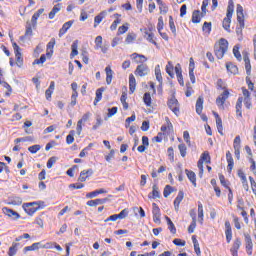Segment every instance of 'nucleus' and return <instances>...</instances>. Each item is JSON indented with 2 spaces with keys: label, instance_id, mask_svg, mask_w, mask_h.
<instances>
[{
  "label": "nucleus",
  "instance_id": "obj_31",
  "mask_svg": "<svg viewBox=\"0 0 256 256\" xmlns=\"http://www.w3.org/2000/svg\"><path fill=\"white\" fill-rule=\"evenodd\" d=\"M107 201V198H98L95 200H89L86 205H88V207H97V205H103L105 204V202Z\"/></svg>",
  "mask_w": 256,
  "mask_h": 256
},
{
  "label": "nucleus",
  "instance_id": "obj_22",
  "mask_svg": "<svg viewBox=\"0 0 256 256\" xmlns=\"http://www.w3.org/2000/svg\"><path fill=\"white\" fill-rule=\"evenodd\" d=\"M212 114L216 119V127L218 129V133L223 135V120L221 119V116H219V113L215 111H213Z\"/></svg>",
  "mask_w": 256,
  "mask_h": 256
},
{
  "label": "nucleus",
  "instance_id": "obj_50",
  "mask_svg": "<svg viewBox=\"0 0 256 256\" xmlns=\"http://www.w3.org/2000/svg\"><path fill=\"white\" fill-rule=\"evenodd\" d=\"M155 76L160 85L163 84V76L161 75V67L159 65L155 67Z\"/></svg>",
  "mask_w": 256,
  "mask_h": 256
},
{
  "label": "nucleus",
  "instance_id": "obj_57",
  "mask_svg": "<svg viewBox=\"0 0 256 256\" xmlns=\"http://www.w3.org/2000/svg\"><path fill=\"white\" fill-rule=\"evenodd\" d=\"M169 27L173 35H177V28L175 27V21L173 20V16H169Z\"/></svg>",
  "mask_w": 256,
  "mask_h": 256
},
{
  "label": "nucleus",
  "instance_id": "obj_26",
  "mask_svg": "<svg viewBox=\"0 0 256 256\" xmlns=\"http://www.w3.org/2000/svg\"><path fill=\"white\" fill-rule=\"evenodd\" d=\"M185 173L189 181L192 183L193 187H197V175L195 174V172L186 169Z\"/></svg>",
  "mask_w": 256,
  "mask_h": 256
},
{
  "label": "nucleus",
  "instance_id": "obj_15",
  "mask_svg": "<svg viewBox=\"0 0 256 256\" xmlns=\"http://www.w3.org/2000/svg\"><path fill=\"white\" fill-rule=\"evenodd\" d=\"M245 249L247 255H253V239H251V235L249 234L245 235Z\"/></svg>",
  "mask_w": 256,
  "mask_h": 256
},
{
  "label": "nucleus",
  "instance_id": "obj_63",
  "mask_svg": "<svg viewBox=\"0 0 256 256\" xmlns=\"http://www.w3.org/2000/svg\"><path fill=\"white\" fill-rule=\"evenodd\" d=\"M211 27H212L211 22H204L202 26V31H205L209 35V33H211Z\"/></svg>",
  "mask_w": 256,
  "mask_h": 256
},
{
  "label": "nucleus",
  "instance_id": "obj_49",
  "mask_svg": "<svg viewBox=\"0 0 256 256\" xmlns=\"http://www.w3.org/2000/svg\"><path fill=\"white\" fill-rule=\"evenodd\" d=\"M75 141V130H71L69 135L66 136V143L67 145L73 144Z\"/></svg>",
  "mask_w": 256,
  "mask_h": 256
},
{
  "label": "nucleus",
  "instance_id": "obj_37",
  "mask_svg": "<svg viewBox=\"0 0 256 256\" xmlns=\"http://www.w3.org/2000/svg\"><path fill=\"white\" fill-rule=\"evenodd\" d=\"M55 43H56L55 38H52V39L48 42V44H47V52H46V55H47L48 57H52V55H53V49H54V47H55Z\"/></svg>",
  "mask_w": 256,
  "mask_h": 256
},
{
  "label": "nucleus",
  "instance_id": "obj_12",
  "mask_svg": "<svg viewBox=\"0 0 256 256\" xmlns=\"http://www.w3.org/2000/svg\"><path fill=\"white\" fill-rule=\"evenodd\" d=\"M134 74L138 77H145L149 75V66L147 64H139L134 71Z\"/></svg>",
  "mask_w": 256,
  "mask_h": 256
},
{
  "label": "nucleus",
  "instance_id": "obj_6",
  "mask_svg": "<svg viewBox=\"0 0 256 256\" xmlns=\"http://www.w3.org/2000/svg\"><path fill=\"white\" fill-rule=\"evenodd\" d=\"M231 97V91L230 90H224L217 98H216V105L218 109H221L222 111L225 109V102L227 99Z\"/></svg>",
  "mask_w": 256,
  "mask_h": 256
},
{
  "label": "nucleus",
  "instance_id": "obj_9",
  "mask_svg": "<svg viewBox=\"0 0 256 256\" xmlns=\"http://www.w3.org/2000/svg\"><path fill=\"white\" fill-rule=\"evenodd\" d=\"M234 154L236 159H241V136H236L233 141Z\"/></svg>",
  "mask_w": 256,
  "mask_h": 256
},
{
  "label": "nucleus",
  "instance_id": "obj_59",
  "mask_svg": "<svg viewBox=\"0 0 256 256\" xmlns=\"http://www.w3.org/2000/svg\"><path fill=\"white\" fill-rule=\"evenodd\" d=\"M28 151L32 153V155H35L38 151H41V145L36 144L28 147Z\"/></svg>",
  "mask_w": 256,
  "mask_h": 256
},
{
  "label": "nucleus",
  "instance_id": "obj_28",
  "mask_svg": "<svg viewBox=\"0 0 256 256\" xmlns=\"http://www.w3.org/2000/svg\"><path fill=\"white\" fill-rule=\"evenodd\" d=\"M243 59L245 63V70H246V75H251V60L249 59V53L243 54Z\"/></svg>",
  "mask_w": 256,
  "mask_h": 256
},
{
  "label": "nucleus",
  "instance_id": "obj_17",
  "mask_svg": "<svg viewBox=\"0 0 256 256\" xmlns=\"http://www.w3.org/2000/svg\"><path fill=\"white\" fill-rule=\"evenodd\" d=\"M241 245H242L241 238H236L230 249L232 256H239V249H241Z\"/></svg>",
  "mask_w": 256,
  "mask_h": 256
},
{
  "label": "nucleus",
  "instance_id": "obj_45",
  "mask_svg": "<svg viewBox=\"0 0 256 256\" xmlns=\"http://www.w3.org/2000/svg\"><path fill=\"white\" fill-rule=\"evenodd\" d=\"M103 91H105V88H99L96 90V97L94 100V105H97L101 99H103Z\"/></svg>",
  "mask_w": 256,
  "mask_h": 256
},
{
  "label": "nucleus",
  "instance_id": "obj_56",
  "mask_svg": "<svg viewBox=\"0 0 256 256\" xmlns=\"http://www.w3.org/2000/svg\"><path fill=\"white\" fill-rule=\"evenodd\" d=\"M200 161H202L203 163H211V156L207 151L201 154Z\"/></svg>",
  "mask_w": 256,
  "mask_h": 256
},
{
  "label": "nucleus",
  "instance_id": "obj_40",
  "mask_svg": "<svg viewBox=\"0 0 256 256\" xmlns=\"http://www.w3.org/2000/svg\"><path fill=\"white\" fill-rule=\"evenodd\" d=\"M192 242L194 245V251L197 256H201V247H199V241L197 240V236H192Z\"/></svg>",
  "mask_w": 256,
  "mask_h": 256
},
{
  "label": "nucleus",
  "instance_id": "obj_2",
  "mask_svg": "<svg viewBox=\"0 0 256 256\" xmlns=\"http://www.w3.org/2000/svg\"><path fill=\"white\" fill-rule=\"evenodd\" d=\"M235 11V2L228 0L226 17L222 21V27L227 33H231V19H233V13Z\"/></svg>",
  "mask_w": 256,
  "mask_h": 256
},
{
  "label": "nucleus",
  "instance_id": "obj_44",
  "mask_svg": "<svg viewBox=\"0 0 256 256\" xmlns=\"http://www.w3.org/2000/svg\"><path fill=\"white\" fill-rule=\"evenodd\" d=\"M158 5L160 15H167V13H169V6H167V4H165L164 2H159Z\"/></svg>",
  "mask_w": 256,
  "mask_h": 256
},
{
  "label": "nucleus",
  "instance_id": "obj_24",
  "mask_svg": "<svg viewBox=\"0 0 256 256\" xmlns=\"http://www.w3.org/2000/svg\"><path fill=\"white\" fill-rule=\"evenodd\" d=\"M226 160H227V169L229 173L233 171V167H235V161L233 160V155L231 154V151L226 152Z\"/></svg>",
  "mask_w": 256,
  "mask_h": 256
},
{
  "label": "nucleus",
  "instance_id": "obj_36",
  "mask_svg": "<svg viewBox=\"0 0 256 256\" xmlns=\"http://www.w3.org/2000/svg\"><path fill=\"white\" fill-rule=\"evenodd\" d=\"M107 12L102 11L97 16L94 17V27H98L101 21L106 17Z\"/></svg>",
  "mask_w": 256,
  "mask_h": 256
},
{
  "label": "nucleus",
  "instance_id": "obj_39",
  "mask_svg": "<svg viewBox=\"0 0 256 256\" xmlns=\"http://www.w3.org/2000/svg\"><path fill=\"white\" fill-rule=\"evenodd\" d=\"M165 219L167 221V225L170 233H172V235H175V233H177V228L175 227V224L173 223L171 218H169V216H165Z\"/></svg>",
  "mask_w": 256,
  "mask_h": 256
},
{
  "label": "nucleus",
  "instance_id": "obj_48",
  "mask_svg": "<svg viewBox=\"0 0 256 256\" xmlns=\"http://www.w3.org/2000/svg\"><path fill=\"white\" fill-rule=\"evenodd\" d=\"M39 245H41V242L33 243L31 246L24 247L23 251L24 253H27L28 251H37V249H39Z\"/></svg>",
  "mask_w": 256,
  "mask_h": 256
},
{
  "label": "nucleus",
  "instance_id": "obj_61",
  "mask_svg": "<svg viewBox=\"0 0 256 256\" xmlns=\"http://www.w3.org/2000/svg\"><path fill=\"white\" fill-rule=\"evenodd\" d=\"M217 89H221L222 91H229L227 89V86H225V82H223V79L217 80Z\"/></svg>",
  "mask_w": 256,
  "mask_h": 256
},
{
  "label": "nucleus",
  "instance_id": "obj_20",
  "mask_svg": "<svg viewBox=\"0 0 256 256\" xmlns=\"http://www.w3.org/2000/svg\"><path fill=\"white\" fill-rule=\"evenodd\" d=\"M175 73H176V77L178 79L179 85H181V87H185V81L183 80V70L181 69V64H176Z\"/></svg>",
  "mask_w": 256,
  "mask_h": 256
},
{
  "label": "nucleus",
  "instance_id": "obj_4",
  "mask_svg": "<svg viewBox=\"0 0 256 256\" xmlns=\"http://www.w3.org/2000/svg\"><path fill=\"white\" fill-rule=\"evenodd\" d=\"M45 9L40 8L35 12L31 18V22H26V31H25V37H31L33 35V29H37V19L43 15V12Z\"/></svg>",
  "mask_w": 256,
  "mask_h": 256
},
{
  "label": "nucleus",
  "instance_id": "obj_52",
  "mask_svg": "<svg viewBox=\"0 0 256 256\" xmlns=\"http://www.w3.org/2000/svg\"><path fill=\"white\" fill-rule=\"evenodd\" d=\"M135 39H137V34H135L134 32L128 33L125 42L127 43V45H131V43H133Z\"/></svg>",
  "mask_w": 256,
  "mask_h": 256
},
{
  "label": "nucleus",
  "instance_id": "obj_18",
  "mask_svg": "<svg viewBox=\"0 0 256 256\" xmlns=\"http://www.w3.org/2000/svg\"><path fill=\"white\" fill-rule=\"evenodd\" d=\"M153 29L149 28V30H147V28L144 29V38L148 40L149 43H152V45H155V47H157V41H155V34H153Z\"/></svg>",
  "mask_w": 256,
  "mask_h": 256
},
{
  "label": "nucleus",
  "instance_id": "obj_5",
  "mask_svg": "<svg viewBox=\"0 0 256 256\" xmlns=\"http://www.w3.org/2000/svg\"><path fill=\"white\" fill-rule=\"evenodd\" d=\"M44 203L42 201L26 203L24 204V211L27 215L33 216L41 209V205H44Z\"/></svg>",
  "mask_w": 256,
  "mask_h": 256
},
{
  "label": "nucleus",
  "instance_id": "obj_47",
  "mask_svg": "<svg viewBox=\"0 0 256 256\" xmlns=\"http://www.w3.org/2000/svg\"><path fill=\"white\" fill-rule=\"evenodd\" d=\"M192 23H201V11L195 10L192 13Z\"/></svg>",
  "mask_w": 256,
  "mask_h": 256
},
{
  "label": "nucleus",
  "instance_id": "obj_27",
  "mask_svg": "<svg viewBox=\"0 0 256 256\" xmlns=\"http://www.w3.org/2000/svg\"><path fill=\"white\" fill-rule=\"evenodd\" d=\"M4 215H7L8 217H13V219H19L21 215H19L17 212H15L13 209H10L8 207H4L2 209Z\"/></svg>",
  "mask_w": 256,
  "mask_h": 256
},
{
  "label": "nucleus",
  "instance_id": "obj_38",
  "mask_svg": "<svg viewBox=\"0 0 256 256\" xmlns=\"http://www.w3.org/2000/svg\"><path fill=\"white\" fill-rule=\"evenodd\" d=\"M203 103H204V99L203 97H198L197 101H196V113L197 115H201V113H203Z\"/></svg>",
  "mask_w": 256,
  "mask_h": 256
},
{
  "label": "nucleus",
  "instance_id": "obj_10",
  "mask_svg": "<svg viewBox=\"0 0 256 256\" xmlns=\"http://www.w3.org/2000/svg\"><path fill=\"white\" fill-rule=\"evenodd\" d=\"M152 215L154 223L161 225V209L157 203H152Z\"/></svg>",
  "mask_w": 256,
  "mask_h": 256
},
{
  "label": "nucleus",
  "instance_id": "obj_55",
  "mask_svg": "<svg viewBox=\"0 0 256 256\" xmlns=\"http://www.w3.org/2000/svg\"><path fill=\"white\" fill-rule=\"evenodd\" d=\"M173 191H175V189L171 185H166L163 191V196L167 198Z\"/></svg>",
  "mask_w": 256,
  "mask_h": 256
},
{
  "label": "nucleus",
  "instance_id": "obj_13",
  "mask_svg": "<svg viewBox=\"0 0 256 256\" xmlns=\"http://www.w3.org/2000/svg\"><path fill=\"white\" fill-rule=\"evenodd\" d=\"M89 117H91V113L87 112L85 113L82 118L77 122V135H81V131H83V123L89 121Z\"/></svg>",
  "mask_w": 256,
  "mask_h": 256
},
{
  "label": "nucleus",
  "instance_id": "obj_54",
  "mask_svg": "<svg viewBox=\"0 0 256 256\" xmlns=\"http://www.w3.org/2000/svg\"><path fill=\"white\" fill-rule=\"evenodd\" d=\"M233 55L237 59V61H243V57L241 56V52L239 51V46L233 47Z\"/></svg>",
  "mask_w": 256,
  "mask_h": 256
},
{
  "label": "nucleus",
  "instance_id": "obj_35",
  "mask_svg": "<svg viewBox=\"0 0 256 256\" xmlns=\"http://www.w3.org/2000/svg\"><path fill=\"white\" fill-rule=\"evenodd\" d=\"M166 125L161 126L160 130L162 133H165V131H173V123H171V120L169 117H165Z\"/></svg>",
  "mask_w": 256,
  "mask_h": 256
},
{
  "label": "nucleus",
  "instance_id": "obj_1",
  "mask_svg": "<svg viewBox=\"0 0 256 256\" xmlns=\"http://www.w3.org/2000/svg\"><path fill=\"white\" fill-rule=\"evenodd\" d=\"M236 15L238 25L236 26V35L238 37V41H243V30L245 29V15L243 14V6L241 4H237Z\"/></svg>",
  "mask_w": 256,
  "mask_h": 256
},
{
  "label": "nucleus",
  "instance_id": "obj_58",
  "mask_svg": "<svg viewBox=\"0 0 256 256\" xmlns=\"http://www.w3.org/2000/svg\"><path fill=\"white\" fill-rule=\"evenodd\" d=\"M181 157H187V146L185 144L178 145Z\"/></svg>",
  "mask_w": 256,
  "mask_h": 256
},
{
  "label": "nucleus",
  "instance_id": "obj_25",
  "mask_svg": "<svg viewBox=\"0 0 256 256\" xmlns=\"http://www.w3.org/2000/svg\"><path fill=\"white\" fill-rule=\"evenodd\" d=\"M226 69L231 75H239V67H237V65L233 64L232 62L226 63Z\"/></svg>",
  "mask_w": 256,
  "mask_h": 256
},
{
  "label": "nucleus",
  "instance_id": "obj_30",
  "mask_svg": "<svg viewBox=\"0 0 256 256\" xmlns=\"http://www.w3.org/2000/svg\"><path fill=\"white\" fill-rule=\"evenodd\" d=\"M137 87V80L135 79V76L133 74L129 75V91L130 94L135 93V89Z\"/></svg>",
  "mask_w": 256,
  "mask_h": 256
},
{
  "label": "nucleus",
  "instance_id": "obj_33",
  "mask_svg": "<svg viewBox=\"0 0 256 256\" xmlns=\"http://www.w3.org/2000/svg\"><path fill=\"white\" fill-rule=\"evenodd\" d=\"M105 73H106V83L107 85H111L113 82V69H111V66H107L105 68Z\"/></svg>",
  "mask_w": 256,
  "mask_h": 256
},
{
  "label": "nucleus",
  "instance_id": "obj_29",
  "mask_svg": "<svg viewBox=\"0 0 256 256\" xmlns=\"http://www.w3.org/2000/svg\"><path fill=\"white\" fill-rule=\"evenodd\" d=\"M184 197L185 193L183 191H179L177 197L174 200L175 211H179V205H181V201H183Z\"/></svg>",
  "mask_w": 256,
  "mask_h": 256
},
{
  "label": "nucleus",
  "instance_id": "obj_3",
  "mask_svg": "<svg viewBox=\"0 0 256 256\" xmlns=\"http://www.w3.org/2000/svg\"><path fill=\"white\" fill-rule=\"evenodd\" d=\"M227 51H229V41L225 38H220L219 41L214 44L215 56L217 59H223Z\"/></svg>",
  "mask_w": 256,
  "mask_h": 256
},
{
  "label": "nucleus",
  "instance_id": "obj_23",
  "mask_svg": "<svg viewBox=\"0 0 256 256\" xmlns=\"http://www.w3.org/2000/svg\"><path fill=\"white\" fill-rule=\"evenodd\" d=\"M148 199H161V191L157 184L152 186V192L148 195Z\"/></svg>",
  "mask_w": 256,
  "mask_h": 256
},
{
  "label": "nucleus",
  "instance_id": "obj_14",
  "mask_svg": "<svg viewBox=\"0 0 256 256\" xmlns=\"http://www.w3.org/2000/svg\"><path fill=\"white\" fill-rule=\"evenodd\" d=\"M93 173H95V171H93V169L91 168L88 170H82L78 177V181H80V183H85V181H87L89 177L93 176Z\"/></svg>",
  "mask_w": 256,
  "mask_h": 256
},
{
  "label": "nucleus",
  "instance_id": "obj_42",
  "mask_svg": "<svg viewBox=\"0 0 256 256\" xmlns=\"http://www.w3.org/2000/svg\"><path fill=\"white\" fill-rule=\"evenodd\" d=\"M175 66H173V62L169 61L166 65V73L169 75V77L173 78L175 77Z\"/></svg>",
  "mask_w": 256,
  "mask_h": 256
},
{
  "label": "nucleus",
  "instance_id": "obj_11",
  "mask_svg": "<svg viewBox=\"0 0 256 256\" xmlns=\"http://www.w3.org/2000/svg\"><path fill=\"white\" fill-rule=\"evenodd\" d=\"M167 105L169 109L174 113V115L179 117V101L177 100V98L173 97L169 99Z\"/></svg>",
  "mask_w": 256,
  "mask_h": 256
},
{
  "label": "nucleus",
  "instance_id": "obj_16",
  "mask_svg": "<svg viewBox=\"0 0 256 256\" xmlns=\"http://www.w3.org/2000/svg\"><path fill=\"white\" fill-rule=\"evenodd\" d=\"M235 109L237 119H243V97H238Z\"/></svg>",
  "mask_w": 256,
  "mask_h": 256
},
{
  "label": "nucleus",
  "instance_id": "obj_32",
  "mask_svg": "<svg viewBox=\"0 0 256 256\" xmlns=\"http://www.w3.org/2000/svg\"><path fill=\"white\" fill-rule=\"evenodd\" d=\"M72 25H73L72 20L64 23L62 28L59 30V37H63V35H65V33H67V31H69V29H71Z\"/></svg>",
  "mask_w": 256,
  "mask_h": 256
},
{
  "label": "nucleus",
  "instance_id": "obj_60",
  "mask_svg": "<svg viewBox=\"0 0 256 256\" xmlns=\"http://www.w3.org/2000/svg\"><path fill=\"white\" fill-rule=\"evenodd\" d=\"M165 27V23L163 22V16H160L158 18V23H157V30H158V33H161L162 29H164Z\"/></svg>",
  "mask_w": 256,
  "mask_h": 256
},
{
  "label": "nucleus",
  "instance_id": "obj_53",
  "mask_svg": "<svg viewBox=\"0 0 256 256\" xmlns=\"http://www.w3.org/2000/svg\"><path fill=\"white\" fill-rule=\"evenodd\" d=\"M151 101H152L151 93L146 92L143 96V102L146 105V107H151Z\"/></svg>",
  "mask_w": 256,
  "mask_h": 256
},
{
  "label": "nucleus",
  "instance_id": "obj_46",
  "mask_svg": "<svg viewBox=\"0 0 256 256\" xmlns=\"http://www.w3.org/2000/svg\"><path fill=\"white\" fill-rule=\"evenodd\" d=\"M203 204L201 202H198V221L201 225H203Z\"/></svg>",
  "mask_w": 256,
  "mask_h": 256
},
{
  "label": "nucleus",
  "instance_id": "obj_62",
  "mask_svg": "<svg viewBox=\"0 0 256 256\" xmlns=\"http://www.w3.org/2000/svg\"><path fill=\"white\" fill-rule=\"evenodd\" d=\"M195 93V90H193V87H191V84H186V92L185 95L186 97H191Z\"/></svg>",
  "mask_w": 256,
  "mask_h": 256
},
{
  "label": "nucleus",
  "instance_id": "obj_7",
  "mask_svg": "<svg viewBox=\"0 0 256 256\" xmlns=\"http://www.w3.org/2000/svg\"><path fill=\"white\" fill-rule=\"evenodd\" d=\"M12 47L14 49L17 67H23V55L21 54V48L16 44V42H12Z\"/></svg>",
  "mask_w": 256,
  "mask_h": 256
},
{
  "label": "nucleus",
  "instance_id": "obj_51",
  "mask_svg": "<svg viewBox=\"0 0 256 256\" xmlns=\"http://www.w3.org/2000/svg\"><path fill=\"white\" fill-rule=\"evenodd\" d=\"M129 31V23H124L122 26L118 28L117 35H125Z\"/></svg>",
  "mask_w": 256,
  "mask_h": 256
},
{
  "label": "nucleus",
  "instance_id": "obj_34",
  "mask_svg": "<svg viewBox=\"0 0 256 256\" xmlns=\"http://www.w3.org/2000/svg\"><path fill=\"white\" fill-rule=\"evenodd\" d=\"M54 91H55V81H51L49 88L45 91V97L47 101H51V96L53 95Z\"/></svg>",
  "mask_w": 256,
  "mask_h": 256
},
{
  "label": "nucleus",
  "instance_id": "obj_19",
  "mask_svg": "<svg viewBox=\"0 0 256 256\" xmlns=\"http://www.w3.org/2000/svg\"><path fill=\"white\" fill-rule=\"evenodd\" d=\"M131 59L132 61H134V63H136L137 65H145L146 61H147V57H145V55L142 54H138V53H133L131 55Z\"/></svg>",
  "mask_w": 256,
  "mask_h": 256
},
{
  "label": "nucleus",
  "instance_id": "obj_41",
  "mask_svg": "<svg viewBox=\"0 0 256 256\" xmlns=\"http://www.w3.org/2000/svg\"><path fill=\"white\" fill-rule=\"evenodd\" d=\"M61 11V4H56L50 13L48 14L49 19H55V15Z\"/></svg>",
  "mask_w": 256,
  "mask_h": 256
},
{
  "label": "nucleus",
  "instance_id": "obj_64",
  "mask_svg": "<svg viewBox=\"0 0 256 256\" xmlns=\"http://www.w3.org/2000/svg\"><path fill=\"white\" fill-rule=\"evenodd\" d=\"M249 181H250L252 192L254 193V195L256 197V182H255V179H253L252 176H249Z\"/></svg>",
  "mask_w": 256,
  "mask_h": 256
},
{
  "label": "nucleus",
  "instance_id": "obj_21",
  "mask_svg": "<svg viewBox=\"0 0 256 256\" xmlns=\"http://www.w3.org/2000/svg\"><path fill=\"white\" fill-rule=\"evenodd\" d=\"M225 236L227 243H231V239H233V230L231 228V222H225Z\"/></svg>",
  "mask_w": 256,
  "mask_h": 256
},
{
  "label": "nucleus",
  "instance_id": "obj_8",
  "mask_svg": "<svg viewBox=\"0 0 256 256\" xmlns=\"http://www.w3.org/2000/svg\"><path fill=\"white\" fill-rule=\"evenodd\" d=\"M242 95H243V103L246 107V109H251L253 107V103L251 102V92L247 90V88L242 87Z\"/></svg>",
  "mask_w": 256,
  "mask_h": 256
},
{
  "label": "nucleus",
  "instance_id": "obj_43",
  "mask_svg": "<svg viewBox=\"0 0 256 256\" xmlns=\"http://www.w3.org/2000/svg\"><path fill=\"white\" fill-rule=\"evenodd\" d=\"M19 243H12V246L8 250V256H16L18 251Z\"/></svg>",
  "mask_w": 256,
  "mask_h": 256
}]
</instances>
